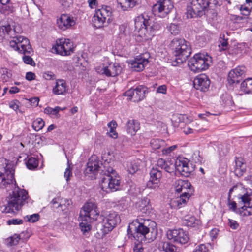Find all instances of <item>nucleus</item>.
Returning <instances> with one entry per match:
<instances>
[{
    "mask_svg": "<svg viewBox=\"0 0 252 252\" xmlns=\"http://www.w3.org/2000/svg\"><path fill=\"white\" fill-rule=\"evenodd\" d=\"M44 125L45 123L43 119L38 118L33 122L32 126L35 131H38L43 128Z\"/></svg>",
    "mask_w": 252,
    "mask_h": 252,
    "instance_id": "obj_38",
    "label": "nucleus"
},
{
    "mask_svg": "<svg viewBox=\"0 0 252 252\" xmlns=\"http://www.w3.org/2000/svg\"><path fill=\"white\" fill-rule=\"evenodd\" d=\"M80 226L81 231L83 232V233L88 232L91 228V226L90 224L83 222L80 223Z\"/></svg>",
    "mask_w": 252,
    "mask_h": 252,
    "instance_id": "obj_55",
    "label": "nucleus"
},
{
    "mask_svg": "<svg viewBox=\"0 0 252 252\" xmlns=\"http://www.w3.org/2000/svg\"><path fill=\"white\" fill-rule=\"evenodd\" d=\"M19 102L17 100H14L9 103V107L14 110H16L19 108L18 104Z\"/></svg>",
    "mask_w": 252,
    "mask_h": 252,
    "instance_id": "obj_62",
    "label": "nucleus"
},
{
    "mask_svg": "<svg viewBox=\"0 0 252 252\" xmlns=\"http://www.w3.org/2000/svg\"><path fill=\"white\" fill-rule=\"evenodd\" d=\"M13 181H15L12 165L5 158H0V188H5Z\"/></svg>",
    "mask_w": 252,
    "mask_h": 252,
    "instance_id": "obj_8",
    "label": "nucleus"
},
{
    "mask_svg": "<svg viewBox=\"0 0 252 252\" xmlns=\"http://www.w3.org/2000/svg\"><path fill=\"white\" fill-rule=\"evenodd\" d=\"M140 2V0H120L119 4L124 10H128L133 8Z\"/></svg>",
    "mask_w": 252,
    "mask_h": 252,
    "instance_id": "obj_31",
    "label": "nucleus"
},
{
    "mask_svg": "<svg viewBox=\"0 0 252 252\" xmlns=\"http://www.w3.org/2000/svg\"><path fill=\"white\" fill-rule=\"evenodd\" d=\"M140 163L141 160L138 159L127 162L126 168L128 172L131 174L135 173L139 169Z\"/></svg>",
    "mask_w": 252,
    "mask_h": 252,
    "instance_id": "obj_32",
    "label": "nucleus"
},
{
    "mask_svg": "<svg viewBox=\"0 0 252 252\" xmlns=\"http://www.w3.org/2000/svg\"><path fill=\"white\" fill-rule=\"evenodd\" d=\"M208 251V247L205 244H202L197 246L193 252H207Z\"/></svg>",
    "mask_w": 252,
    "mask_h": 252,
    "instance_id": "obj_51",
    "label": "nucleus"
},
{
    "mask_svg": "<svg viewBox=\"0 0 252 252\" xmlns=\"http://www.w3.org/2000/svg\"><path fill=\"white\" fill-rule=\"evenodd\" d=\"M100 219L102 221L97 224L96 229L97 233L101 237L111 231L121 221L120 216L114 211L106 213L105 216H101Z\"/></svg>",
    "mask_w": 252,
    "mask_h": 252,
    "instance_id": "obj_6",
    "label": "nucleus"
},
{
    "mask_svg": "<svg viewBox=\"0 0 252 252\" xmlns=\"http://www.w3.org/2000/svg\"><path fill=\"white\" fill-rule=\"evenodd\" d=\"M193 84L196 90L202 92H206L209 88L210 80L206 75L201 74L194 78Z\"/></svg>",
    "mask_w": 252,
    "mask_h": 252,
    "instance_id": "obj_17",
    "label": "nucleus"
},
{
    "mask_svg": "<svg viewBox=\"0 0 252 252\" xmlns=\"http://www.w3.org/2000/svg\"><path fill=\"white\" fill-rule=\"evenodd\" d=\"M167 28L169 32L173 35H176L180 32V29L177 24L171 23L167 26Z\"/></svg>",
    "mask_w": 252,
    "mask_h": 252,
    "instance_id": "obj_45",
    "label": "nucleus"
},
{
    "mask_svg": "<svg viewBox=\"0 0 252 252\" xmlns=\"http://www.w3.org/2000/svg\"><path fill=\"white\" fill-rule=\"evenodd\" d=\"M166 235L169 240L181 244H186L189 240L188 233L181 228L169 230Z\"/></svg>",
    "mask_w": 252,
    "mask_h": 252,
    "instance_id": "obj_15",
    "label": "nucleus"
},
{
    "mask_svg": "<svg viewBox=\"0 0 252 252\" xmlns=\"http://www.w3.org/2000/svg\"><path fill=\"white\" fill-rule=\"evenodd\" d=\"M24 219L28 222L33 223L38 220L39 219V215L38 214L27 215L24 217Z\"/></svg>",
    "mask_w": 252,
    "mask_h": 252,
    "instance_id": "obj_48",
    "label": "nucleus"
},
{
    "mask_svg": "<svg viewBox=\"0 0 252 252\" xmlns=\"http://www.w3.org/2000/svg\"><path fill=\"white\" fill-rule=\"evenodd\" d=\"M150 200L147 198H143L137 203L138 210L144 214H147L150 212L151 206L150 204Z\"/></svg>",
    "mask_w": 252,
    "mask_h": 252,
    "instance_id": "obj_27",
    "label": "nucleus"
},
{
    "mask_svg": "<svg viewBox=\"0 0 252 252\" xmlns=\"http://www.w3.org/2000/svg\"><path fill=\"white\" fill-rule=\"evenodd\" d=\"M190 191V190L189 192H184L179 196L172 199L170 203L171 208L177 209L184 207L191 195Z\"/></svg>",
    "mask_w": 252,
    "mask_h": 252,
    "instance_id": "obj_20",
    "label": "nucleus"
},
{
    "mask_svg": "<svg viewBox=\"0 0 252 252\" xmlns=\"http://www.w3.org/2000/svg\"><path fill=\"white\" fill-rule=\"evenodd\" d=\"M99 214V211L94 202H87L81 211L80 218L82 221L91 222L97 219Z\"/></svg>",
    "mask_w": 252,
    "mask_h": 252,
    "instance_id": "obj_12",
    "label": "nucleus"
},
{
    "mask_svg": "<svg viewBox=\"0 0 252 252\" xmlns=\"http://www.w3.org/2000/svg\"><path fill=\"white\" fill-rule=\"evenodd\" d=\"M173 2L171 0H158L153 5L152 11L155 15L163 18L167 16L173 8Z\"/></svg>",
    "mask_w": 252,
    "mask_h": 252,
    "instance_id": "obj_13",
    "label": "nucleus"
},
{
    "mask_svg": "<svg viewBox=\"0 0 252 252\" xmlns=\"http://www.w3.org/2000/svg\"><path fill=\"white\" fill-rule=\"evenodd\" d=\"M102 73L106 75L107 76H111V71L110 70L109 66L103 67L102 70Z\"/></svg>",
    "mask_w": 252,
    "mask_h": 252,
    "instance_id": "obj_64",
    "label": "nucleus"
},
{
    "mask_svg": "<svg viewBox=\"0 0 252 252\" xmlns=\"http://www.w3.org/2000/svg\"><path fill=\"white\" fill-rule=\"evenodd\" d=\"M9 23L10 26H12V33L13 32L14 33H19L22 32L21 29L18 24H16L13 22Z\"/></svg>",
    "mask_w": 252,
    "mask_h": 252,
    "instance_id": "obj_52",
    "label": "nucleus"
},
{
    "mask_svg": "<svg viewBox=\"0 0 252 252\" xmlns=\"http://www.w3.org/2000/svg\"><path fill=\"white\" fill-rule=\"evenodd\" d=\"M67 85L65 80L63 79H57L56 85L53 87V93L56 94H64L67 92Z\"/></svg>",
    "mask_w": 252,
    "mask_h": 252,
    "instance_id": "obj_24",
    "label": "nucleus"
},
{
    "mask_svg": "<svg viewBox=\"0 0 252 252\" xmlns=\"http://www.w3.org/2000/svg\"><path fill=\"white\" fill-rule=\"evenodd\" d=\"M183 224L188 227H196L200 224V220L197 219L194 216L187 215L182 220Z\"/></svg>",
    "mask_w": 252,
    "mask_h": 252,
    "instance_id": "obj_29",
    "label": "nucleus"
},
{
    "mask_svg": "<svg viewBox=\"0 0 252 252\" xmlns=\"http://www.w3.org/2000/svg\"><path fill=\"white\" fill-rule=\"evenodd\" d=\"M9 46L21 54H31L32 52L29 40L22 36H16L9 42Z\"/></svg>",
    "mask_w": 252,
    "mask_h": 252,
    "instance_id": "obj_10",
    "label": "nucleus"
},
{
    "mask_svg": "<svg viewBox=\"0 0 252 252\" xmlns=\"http://www.w3.org/2000/svg\"><path fill=\"white\" fill-rule=\"evenodd\" d=\"M233 194L237 200L239 206V214L243 216L252 215V191L248 190L241 184L234 186L230 189L228 193V200L231 199V195Z\"/></svg>",
    "mask_w": 252,
    "mask_h": 252,
    "instance_id": "obj_2",
    "label": "nucleus"
},
{
    "mask_svg": "<svg viewBox=\"0 0 252 252\" xmlns=\"http://www.w3.org/2000/svg\"><path fill=\"white\" fill-rule=\"evenodd\" d=\"M246 67L244 66H240L231 70L228 73V81L230 84L238 83L242 78L245 76Z\"/></svg>",
    "mask_w": 252,
    "mask_h": 252,
    "instance_id": "obj_19",
    "label": "nucleus"
},
{
    "mask_svg": "<svg viewBox=\"0 0 252 252\" xmlns=\"http://www.w3.org/2000/svg\"><path fill=\"white\" fill-rule=\"evenodd\" d=\"M28 198V192L24 189L16 186L12 193L9 194L5 211L7 213H16L26 203Z\"/></svg>",
    "mask_w": 252,
    "mask_h": 252,
    "instance_id": "obj_4",
    "label": "nucleus"
},
{
    "mask_svg": "<svg viewBox=\"0 0 252 252\" xmlns=\"http://www.w3.org/2000/svg\"><path fill=\"white\" fill-rule=\"evenodd\" d=\"M73 0H58L60 3L64 8L69 7L72 3Z\"/></svg>",
    "mask_w": 252,
    "mask_h": 252,
    "instance_id": "obj_57",
    "label": "nucleus"
},
{
    "mask_svg": "<svg viewBox=\"0 0 252 252\" xmlns=\"http://www.w3.org/2000/svg\"><path fill=\"white\" fill-rule=\"evenodd\" d=\"M169 47L174 57L172 62L174 66L182 64L191 54V48L189 43L184 38H174L171 41Z\"/></svg>",
    "mask_w": 252,
    "mask_h": 252,
    "instance_id": "obj_3",
    "label": "nucleus"
},
{
    "mask_svg": "<svg viewBox=\"0 0 252 252\" xmlns=\"http://www.w3.org/2000/svg\"><path fill=\"white\" fill-rule=\"evenodd\" d=\"M38 165V160L33 157L29 158L26 162V166L29 169L32 170L36 168Z\"/></svg>",
    "mask_w": 252,
    "mask_h": 252,
    "instance_id": "obj_44",
    "label": "nucleus"
},
{
    "mask_svg": "<svg viewBox=\"0 0 252 252\" xmlns=\"http://www.w3.org/2000/svg\"><path fill=\"white\" fill-rule=\"evenodd\" d=\"M93 22L94 26L97 28L102 27L104 26V24L107 22L104 17L100 16L99 12L96 10L95 13L93 17Z\"/></svg>",
    "mask_w": 252,
    "mask_h": 252,
    "instance_id": "obj_33",
    "label": "nucleus"
},
{
    "mask_svg": "<svg viewBox=\"0 0 252 252\" xmlns=\"http://www.w3.org/2000/svg\"><path fill=\"white\" fill-rule=\"evenodd\" d=\"M108 127L109 128V136L116 139L118 137V133L116 132L115 129L117 126V124L116 121L112 120L107 124Z\"/></svg>",
    "mask_w": 252,
    "mask_h": 252,
    "instance_id": "obj_37",
    "label": "nucleus"
},
{
    "mask_svg": "<svg viewBox=\"0 0 252 252\" xmlns=\"http://www.w3.org/2000/svg\"><path fill=\"white\" fill-rule=\"evenodd\" d=\"M176 162L173 163L171 160H165V163L164 164V166L162 169H164L166 172L171 173H173L175 170H176Z\"/></svg>",
    "mask_w": 252,
    "mask_h": 252,
    "instance_id": "obj_39",
    "label": "nucleus"
},
{
    "mask_svg": "<svg viewBox=\"0 0 252 252\" xmlns=\"http://www.w3.org/2000/svg\"><path fill=\"white\" fill-rule=\"evenodd\" d=\"M159 182H156L154 180H149V181L147 183L146 187L148 189L157 190L159 187Z\"/></svg>",
    "mask_w": 252,
    "mask_h": 252,
    "instance_id": "obj_47",
    "label": "nucleus"
},
{
    "mask_svg": "<svg viewBox=\"0 0 252 252\" xmlns=\"http://www.w3.org/2000/svg\"><path fill=\"white\" fill-rule=\"evenodd\" d=\"M148 92V88L143 85H139L135 89L132 88L124 93V95L128 97L129 100L133 99L134 102H139L144 99L146 93Z\"/></svg>",
    "mask_w": 252,
    "mask_h": 252,
    "instance_id": "obj_16",
    "label": "nucleus"
},
{
    "mask_svg": "<svg viewBox=\"0 0 252 252\" xmlns=\"http://www.w3.org/2000/svg\"><path fill=\"white\" fill-rule=\"evenodd\" d=\"M228 206L230 209L239 214V209L240 207L237 209V204L235 201L230 202V200H228ZM239 206L241 207V206Z\"/></svg>",
    "mask_w": 252,
    "mask_h": 252,
    "instance_id": "obj_59",
    "label": "nucleus"
},
{
    "mask_svg": "<svg viewBox=\"0 0 252 252\" xmlns=\"http://www.w3.org/2000/svg\"><path fill=\"white\" fill-rule=\"evenodd\" d=\"M177 184L175 187L176 192L180 193L182 192L184 190H187V192H189L190 190V195L192 194L193 189L190 182L187 180H180L178 181Z\"/></svg>",
    "mask_w": 252,
    "mask_h": 252,
    "instance_id": "obj_25",
    "label": "nucleus"
},
{
    "mask_svg": "<svg viewBox=\"0 0 252 252\" xmlns=\"http://www.w3.org/2000/svg\"><path fill=\"white\" fill-rule=\"evenodd\" d=\"M210 3L207 0H192L190 6L188 7V18L202 16Z\"/></svg>",
    "mask_w": 252,
    "mask_h": 252,
    "instance_id": "obj_11",
    "label": "nucleus"
},
{
    "mask_svg": "<svg viewBox=\"0 0 252 252\" xmlns=\"http://www.w3.org/2000/svg\"><path fill=\"white\" fill-rule=\"evenodd\" d=\"M20 239V235L18 234H15L13 236L11 237L9 239H8V244L10 246L16 245L19 243Z\"/></svg>",
    "mask_w": 252,
    "mask_h": 252,
    "instance_id": "obj_49",
    "label": "nucleus"
},
{
    "mask_svg": "<svg viewBox=\"0 0 252 252\" xmlns=\"http://www.w3.org/2000/svg\"><path fill=\"white\" fill-rule=\"evenodd\" d=\"M53 49L57 53L63 56L69 55L74 52L73 43L68 39H58Z\"/></svg>",
    "mask_w": 252,
    "mask_h": 252,
    "instance_id": "obj_14",
    "label": "nucleus"
},
{
    "mask_svg": "<svg viewBox=\"0 0 252 252\" xmlns=\"http://www.w3.org/2000/svg\"><path fill=\"white\" fill-rule=\"evenodd\" d=\"M228 225L230 227L234 230L237 229L239 226V223L235 220L232 219H228Z\"/></svg>",
    "mask_w": 252,
    "mask_h": 252,
    "instance_id": "obj_54",
    "label": "nucleus"
},
{
    "mask_svg": "<svg viewBox=\"0 0 252 252\" xmlns=\"http://www.w3.org/2000/svg\"><path fill=\"white\" fill-rule=\"evenodd\" d=\"M61 108L59 106H56L54 108L48 107L44 109V113L47 114L57 116Z\"/></svg>",
    "mask_w": 252,
    "mask_h": 252,
    "instance_id": "obj_46",
    "label": "nucleus"
},
{
    "mask_svg": "<svg viewBox=\"0 0 252 252\" xmlns=\"http://www.w3.org/2000/svg\"><path fill=\"white\" fill-rule=\"evenodd\" d=\"M7 34L12 36V26H10V23H5L0 25V36L3 37Z\"/></svg>",
    "mask_w": 252,
    "mask_h": 252,
    "instance_id": "obj_35",
    "label": "nucleus"
},
{
    "mask_svg": "<svg viewBox=\"0 0 252 252\" xmlns=\"http://www.w3.org/2000/svg\"><path fill=\"white\" fill-rule=\"evenodd\" d=\"M24 62L28 64L35 65V63L33 59L30 56H26V54L23 57Z\"/></svg>",
    "mask_w": 252,
    "mask_h": 252,
    "instance_id": "obj_53",
    "label": "nucleus"
},
{
    "mask_svg": "<svg viewBox=\"0 0 252 252\" xmlns=\"http://www.w3.org/2000/svg\"><path fill=\"white\" fill-rule=\"evenodd\" d=\"M246 171V166L242 158H237L235 159V168L234 172L237 176H241Z\"/></svg>",
    "mask_w": 252,
    "mask_h": 252,
    "instance_id": "obj_30",
    "label": "nucleus"
},
{
    "mask_svg": "<svg viewBox=\"0 0 252 252\" xmlns=\"http://www.w3.org/2000/svg\"><path fill=\"white\" fill-rule=\"evenodd\" d=\"M125 129L128 134L134 135L140 129V123L136 120H128L126 125Z\"/></svg>",
    "mask_w": 252,
    "mask_h": 252,
    "instance_id": "obj_23",
    "label": "nucleus"
},
{
    "mask_svg": "<svg viewBox=\"0 0 252 252\" xmlns=\"http://www.w3.org/2000/svg\"><path fill=\"white\" fill-rule=\"evenodd\" d=\"M150 144L153 149H158L165 144L164 140L158 139H153L150 141Z\"/></svg>",
    "mask_w": 252,
    "mask_h": 252,
    "instance_id": "obj_43",
    "label": "nucleus"
},
{
    "mask_svg": "<svg viewBox=\"0 0 252 252\" xmlns=\"http://www.w3.org/2000/svg\"><path fill=\"white\" fill-rule=\"evenodd\" d=\"M149 220H143L142 219H136L130 223L127 229L128 235L132 236L138 241H142L143 239L146 238L150 228L148 227Z\"/></svg>",
    "mask_w": 252,
    "mask_h": 252,
    "instance_id": "obj_7",
    "label": "nucleus"
},
{
    "mask_svg": "<svg viewBox=\"0 0 252 252\" xmlns=\"http://www.w3.org/2000/svg\"><path fill=\"white\" fill-rule=\"evenodd\" d=\"M240 89L246 94H252V78H248L243 81Z\"/></svg>",
    "mask_w": 252,
    "mask_h": 252,
    "instance_id": "obj_34",
    "label": "nucleus"
},
{
    "mask_svg": "<svg viewBox=\"0 0 252 252\" xmlns=\"http://www.w3.org/2000/svg\"><path fill=\"white\" fill-rule=\"evenodd\" d=\"M135 28L141 34L146 37L153 34L155 31L159 30L161 25L158 22L153 23V18H150L147 14L144 13L137 16L135 19Z\"/></svg>",
    "mask_w": 252,
    "mask_h": 252,
    "instance_id": "obj_5",
    "label": "nucleus"
},
{
    "mask_svg": "<svg viewBox=\"0 0 252 252\" xmlns=\"http://www.w3.org/2000/svg\"><path fill=\"white\" fill-rule=\"evenodd\" d=\"M177 145H173L167 148H163L162 150V153L165 155L170 153L177 148Z\"/></svg>",
    "mask_w": 252,
    "mask_h": 252,
    "instance_id": "obj_60",
    "label": "nucleus"
},
{
    "mask_svg": "<svg viewBox=\"0 0 252 252\" xmlns=\"http://www.w3.org/2000/svg\"><path fill=\"white\" fill-rule=\"evenodd\" d=\"M102 165L97 157L93 156L89 159L85 172L87 174L92 173L95 175L101 170L102 176L100 177V186L101 189L107 193L117 191L120 186V176L111 167H107L105 171L101 169Z\"/></svg>",
    "mask_w": 252,
    "mask_h": 252,
    "instance_id": "obj_1",
    "label": "nucleus"
},
{
    "mask_svg": "<svg viewBox=\"0 0 252 252\" xmlns=\"http://www.w3.org/2000/svg\"><path fill=\"white\" fill-rule=\"evenodd\" d=\"M176 165V170L185 177L189 176L194 169L193 165L187 160H177Z\"/></svg>",
    "mask_w": 252,
    "mask_h": 252,
    "instance_id": "obj_18",
    "label": "nucleus"
},
{
    "mask_svg": "<svg viewBox=\"0 0 252 252\" xmlns=\"http://www.w3.org/2000/svg\"><path fill=\"white\" fill-rule=\"evenodd\" d=\"M176 162L173 163L171 160H165V163L164 164V166L162 169H164L166 172L171 173H173L175 170H176Z\"/></svg>",
    "mask_w": 252,
    "mask_h": 252,
    "instance_id": "obj_40",
    "label": "nucleus"
},
{
    "mask_svg": "<svg viewBox=\"0 0 252 252\" xmlns=\"http://www.w3.org/2000/svg\"><path fill=\"white\" fill-rule=\"evenodd\" d=\"M167 91V86L165 85H162L158 87L157 90V92L165 94Z\"/></svg>",
    "mask_w": 252,
    "mask_h": 252,
    "instance_id": "obj_63",
    "label": "nucleus"
},
{
    "mask_svg": "<svg viewBox=\"0 0 252 252\" xmlns=\"http://www.w3.org/2000/svg\"><path fill=\"white\" fill-rule=\"evenodd\" d=\"M43 78L47 80H51L55 79V75L51 71L45 72L43 74Z\"/></svg>",
    "mask_w": 252,
    "mask_h": 252,
    "instance_id": "obj_56",
    "label": "nucleus"
},
{
    "mask_svg": "<svg viewBox=\"0 0 252 252\" xmlns=\"http://www.w3.org/2000/svg\"><path fill=\"white\" fill-rule=\"evenodd\" d=\"M72 176V171L69 165L66 168L65 171L64 173V176L66 178V180L68 182L69 180V178Z\"/></svg>",
    "mask_w": 252,
    "mask_h": 252,
    "instance_id": "obj_61",
    "label": "nucleus"
},
{
    "mask_svg": "<svg viewBox=\"0 0 252 252\" xmlns=\"http://www.w3.org/2000/svg\"><path fill=\"white\" fill-rule=\"evenodd\" d=\"M149 61L147 59L142 56L137 57L131 61V67L135 71H140L143 70L145 66L147 65Z\"/></svg>",
    "mask_w": 252,
    "mask_h": 252,
    "instance_id": "obj_22",
    "label": "nucleus"
},
{
    "mask_svg": "<svg viewBox=\"0 0 252 252\" xmlns=\"http://www.w3.org/2000/svg\"><path fill=\"white\" fill-rule=\"evenodd\" d=\"M110 70L111 71V77H114L118 75L121 72V67L117 63H111L109 64Z\"/></svg>",
    "mask_w": 252,
    "mask_h": 252,
    "instance_id": "obj_41",
    "label": "nucleus"
},
{
    "mask_svg": "<svg viewBox=\"0 0 252 252\" xmlns=\"http://www.w3.org/2000/svg\"><path fill=\"white\" fill-rule=\"evenodd\" d=\"M225 35L224 34L220 35V39H219V44L218 45L219 50L220 51H225L228 48V43L227 42V39H225L224 38Z\"/></svg>",
    "mask_w": 252,
    "mask_h": 252,
    "instance_id": "obj_42",
    "label": "nucleus"
},
{
    "mask_svg": "<svg viewBox=\"0 0 252 252\" xmlns=\"http://www.w3.org/2000/svg\"><path fill=\"white\" fill-rule=\"evenodd\" d=\"M185 118H187L186 115L182 114H175L172 117V119L177 122V123L184 122Z\"/></svg>",
    "mask_w": 252,
    "mask_h": 252,
    "instance_id": "obj_50",
    "label": "nucleus"
},
{
    "mask_svg": "<svg viewBox=\"0 0 252 252\" xmlns=\"http://www.w3.org/2000/svg\"><path fill=\"white\" fill-rule=\"evenodd\" d=\"M23 222V220L21 219H12L9 220L7 223L8 225H16V224H21Z\"/></svg>",
    "mask_w": 252,
    "mask_h": 252,
    "instance_id": "obj_58",
    "label": "nucleus"
},
{
    "mask_svg": "<svg viewBox=\"0 0 252 252\" xmlns=\"http://www.w3.org/2000/svg\"><path fill=\"white\" fill-rule=\"evenodd\" d=\"M96 11L99 12L100 16L104 17L107 23H110L112 21V11L110 6H104Z\"/></svg>",
    "mask_w": 252,
    "mask_h": 252,
    "instance_id": "obj_28",
    "label": "nucleus"
},
{
    "mask_svg": "<svg viewBox=\"0 0 252 252\" xmlns=\"http://www.w3.org/2000/svg\"><path fill=\"white\" fill-rule=\"evenodd\" d=\"M151 180H154L156 182H160V179L162 176L161 171L158 170L157 167H153L150 172Z\"/></svg>",
    "mask_w": 252,
    "mask_h": 252,
    "instance_id": "obj_36",
    "label": "nucleus"
},
{
    "mask_svg": "<svg viewBox=\"0 0 252 252\" xmlns=\"http://www.w3.org/2000/svg\"><path fill=\"white\" fill-rule=\"evenodd\" d=\"M158 249L165 252H180V250L169 241H161L158 246Z\"/></svg>",
    "mask_w": 252,
    "mask_h": 252,
    "instance_id": "obj_26",
    "label": "nucleus"
},
{
    "mask_svg": "<svg viewBox=\"0 0 252 252\" xmlns=\"http://www.w3.org/2000/svg\"><path fill=\"white\" fill-rule=\"evenodd\" d=\"M57 23L59 28L62 30L70 28L75 23L73 18L67 14L61 15L60 18L57 20Z\"/></svg>",
    "mask_w": 252,
    "mask_h": 252,
    "instance_id": "obj_21",
    "label": "nucleus"
},
{
    "mask_svg": "<svg viewBox=\"0 0 252 252\" xmlns=\"http://www.w3.org/2000/svg\"><path fill=\"white\" fill-rule=\"evenodd\" d=\"M211 62L210 56L198 53L188 61V66L193 72H199L208 68Z\"/></svg>",
    "mask_w": 252,
    "mask_h": 252,
    "instance_id": "obj_9",
    "label": "nucleus"
}]
</instances>
